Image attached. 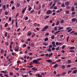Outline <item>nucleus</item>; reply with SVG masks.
Returning a JSON list of instances; mask_svg holds the SVG:
<instances>
[{"label": "nucleus", "mask_w": 77, "mask_h": 77, "mask_svg": "<svg viewBox=\"0 0 77 77\" xmlns=\"http://www.w3.org/2000/svg\"><path fill=\"white\" fill-rule=\"evenodd\" d=\"M33 63H35V64H37V65L39 64L40 63L39 62H38L37 60H34L32 61Z\"/></svg>", "instance_id": "nucleus-1"}, {"label": "nucleus", "mask_w": 77, "mask_h": 77, "mask_svg": "<svg viewBox=\"0 0 77 77\" xmlns=\"http://www.w3.org/2000/svg\"><path fill=\"white\" fill-rule=\"evenodd\" d=\"M48 26L47 25H46L44 28L42 29V32H44L45 30H47V29H48Z\"/></svg>", "instance_id": "nucleus-2"}, {"label": "nucleus", "mask_w": 77, "mask_h": 77, "mask_svg": "<svg viewBox=\"0 0 77 77\" xmlns=\"http://www.w3.org/2000/svg\"><path fill=\"white\" fill-rule=\"evenodd\" d=\"M63 37V35H59L58 36V39L59 40H62V38Z\"/></svg>", "instance_id": "nucleus-3"}, {"label": "nucleus", "mask_w": 77, "mask_h": 77, "mask_svg": "<svg viewBox=\"0 0 77 77\" xmlns=\"http://www.w3.org/2000/svg\"><path fill=\"white\" fill-rule=\"evenodd\" d=\"M52 46L53 47H56V45L55 44V42H53L52 43Z\"/></svg>", "instance_id": "nucleus-4"}, {"label": "nucleus", "mask_w": 77, "mask_h": 77, "mask_svg": "<svg viewBox=\"0 0 77 77\" xmlns=\"http://www.w3.org/2000/svg\"><path fill=\"white\" fill-rule=\"evenodd\" d=\"M12 49V45H10V51L12 52L13 51V50Z\"/></svg>", "instance_id": "nucleus-5"}, {"label": "nucleus", "mask_w": 77, "mask_h": 77, "mask_svg": "<svg viewBox=\"0 0 77 77\" xmlns=\"http://www.w3.org/2000/svg\"><path fill=\"white\" fill-rule=\"evenodd\" d=\"M75 8L74 6H72V10L71 11H72V12L74 11H75Z\"/></svg>", "instance_id": "nucleus-6"}, {"label": "nucleus", "mask_w": 77, "mask_h": 77, "mask_svg": "<svg viewBox=\"0 0 77 77\" xmlns=\"http://www.w3.org/2000/svg\"><path fill=\"white\" fill-rule=\"evenodd\" d=\"M28 7L29 8H28L29 11H31V9H32V7H30V5H29Z\"/></svg>", "instance_id": "nucleus-7"}, {"label": "nucleus", "mask_w": 77, "mask_h": 77, "mask_svg": "<svg viewBox=\"0 0 77 77\" xmlns=\"http://www.w3.org/2000/svg\"><path fill=\"white\" fill-rule=\"evenodd\" d=\"M32 69L33 70V71H37L38 70V69H36V67H35L32 68Z\"/></svg>", "instance_id": "nucleus-8"}, {"label": "nucleus", "mask_w": 77, "mask_h": 77, "mask_svg": "<svg viewBox=\"0 0 77 77\" xmlns=\"http://www.w3.org/2000/svg\"><path fill=\"white\" fill-rule=\"evenodd\" d=\"M28 35L29 36H30V35H32V33L30 32V31H29L28 33Z\"/></svg>", "instance_id": "nucleus-9"}, {"label": "nucleus", "mask_w": 77, "mask_h": 77, "mask_svg": "<svg viewBox=\"0 0 77 77\" xmlns=\"http://www.w3.org/2000/svg\"><path fill=\"white\" fill-rule=\"evenodd\" d=\"M29 68H32L33 67V66H32V64L31 63L29 65Z\"/></svg>", "instance_id": "nucleus-10"}, {"label": "nucleus", "mask_w": 77, "mask_h": 77, "mask_svg": "<svg viewBox=\"0 0 77 77\" xmlns=\"http://www.w3.org/2000/svg\"><path fill=\"white\" fill-rule=\"evenodd\" d=\"M77 72V70H75L73 71L72 74H76Z\"/></svg>", "instance_id": "nucleus-11"}, {"label": "nucleus", "mask_w": 77, "mask_h": 77, "mask_svg": "<svg viewBox=\"0 0 77 77\" xmlns=\"http://www.w3.org/2000/svg\"><path fill=\"white\" fill-rule=\"evenodd\" d=\"M5 52V51H4L3 49H2L1 51V54H3Z\"/></svg>", "instance_id": "nucleus-12"}, {"label": "nucleus", "mask_w": 77, "mask_h": 77, "mask_svg": "<svg viewBox=\"0 0 77 77\" xmlns=\"http://www.w3.org/2000/svg\"><path fill=\"white\" fill-rule=\"evenodd\" d=\"M65 4L66 6H68V5H69V3L68 2H66L65 3Z\"/></svg>", "instance_id": "nucleus-13"}, {"label": "nucleus", "mask_w": 77, "mask_h": 77, "mask_svg": "<svg viewBox=\"0 0 77 77\" xmlns=\"http://www.w3.org/2000/svg\"><path fill=\"white\" fill-rule=\"evenodd\" d=\"M69 49H70V50L75 49V47H71L70 48H69Z\"/></svg>", "instance_id": "nucleus-14"}, {"label": "nucleus", "mask_w": 77, "mask_h": 77, "mask_svg": "<svg viewBox=\"0 0 77 77\" xmlns=\"http://www.w3.org/2000/svg\"><path fill=\"white\" fill-rule=\"evenodd\" d=\"M66 74V72H63L61 73V75H65Z\"/></svg>", "instance_id": "nucleus-15"}, {"label": "nucleus", "mask_w": 77, "mask_h": 77, "mask_svg": "<svg viewBox=\"0 0 77 77\" xmlns=\"http://www.w3.org/2000/svg\"><path fill=\"white\" fill-rule=\"evenodd\" d=\"M57 64H56L55 65L53 66V68H57Z\"/></svg>", "instance_id": "nucleus-16"}, {"label": "nucleus", "mask_w": 77, "mask_h": 77, "mask_svg": "<svg viewBox=\"0 0 77 77\" xmlns=\"http://www.w3.org/2000/svg\"><path fill=\"white\" fill-rule=\"evenodd\" d=\"M52 14V11H51V10H50L48 11V14Z\"/></svg>", "instance_id": "nucleus-17"}, {"label": "nucleus", "mask_w": 77, "mask_h": 77, "mask_svg": "<svg viewBox=\"0 0 77 77\" xmlns=\"http://www.w3.org/2000/svg\"><path fill=\"white\" fill-rule=\"evenodd\" d=\"M72 30V29H69L68 31V32H69H69H71Z\"/></svg>", "instance_id": "nucleus-18"}, {"label": "nucleus", "mask_w": 77, "mask_h": 77, "mask_svg": "<svg viewBox=\"0 0 77 77\" xmlns=\"http://www.w3.org/2000/svg\"><path fill=\"white\" fill-rule=\"evenodd\" d=\"M59 32H60V31H58L57 32H55L54 34L55 35H57V33H59Z\"/></svg>", "instance_id": "nucleus-19"}, {"label": "nucleus", "mask_w": 77, "mask_h": 77, "mask_svg": "<svg viewBox=\"0 0 77 77\" xmlns=\"http://www.w3.org/2000/svg\"><path fill=\"white\" fill-rule=\"evenodd\" d=\"M57 26H55L54 28V29L55 31H57Z\"/></svg>", "instance_id": "nucleus-20"}, {"label": "nucleus", "mask_w": 77, "mask_h": 77, "mask_svg": "<svg viewBox=\"0 0 77 77\" xmlns=\"http://www.w3.org/2000/svg\"><path fill=\"white\" fill-rule=\"evenodd\" d=\"M61 68H63V69H65V66L64 65L62 66Z\"/></svg>", "instance_id": "nucleus-21"}, {"label": "nucleus", "mask_w": 77, "mask_h": 77, "mask_svg": "<svg viewBox=\"0 0 77 77\" xmlns=\"http://www.w3.org/2000/svg\"><path fill=\"white\" fill-rule=\"evenodd\" d=\"M72 21L74 22L75 21V20H76V18H74L72 19Z\"/></svg>", "instance_id": "nucleus-22"}, {"label": "nucleus", "mask_w": 77, "mask_h": 77, "mask_svg": "<svg viewBox=\"0 0 77 77\" xmlns=\"http://www.w3.org/2000/svg\"><path fill=\"white\" fill-rule=\"evenodd\" d=\"M69 13V10H67L66 11V14H68Z\"/></svg>", "instance_id": "nucleus-23"}, {"label": "nucleus", "mask_w": 77, "mask_h": 77, "mask_svg": "<svg viewBox=\"0 0 77 77\" xmlns=\"http://www.w3.org/2000/svg\"><path fill=\"white\" fill-rule=\"evenodd\" d=\"M61 6L62 7H63V8L65 7V4L64 3L62 4L61 5Z\"/></svg>", "instance_id": "nucleus-24"}, {"label": "nucleus", "mask_w": 77, "mask_h": 77, "mask_svg": "<svg viewBox=\"0 0 77 77\" xmlns=\"http://www.w3.org/2000/svg\"><path fill=\"white\" fill-rule=\"evenodd\" d=\"M15 24H16V27H17V26H18V23L17 22V21H16L15 22Z\"/></svg>", "instance_id": "nucleus-25"}, {"label": "nucleus", "mask_w": 77, "mask_h": 77, "mask_svg": "<svg viewBox=\"0 0 77 77\" xmlns=\"http://www.w3.org/2000/svg\"><path fill=\"white\" fill-rule=\"evenodd\" d=\"M56 63V62H51V63H50L51 65H53V64H54Z\"/></svg>", "instance_id": "nucleus-26"}, {"label": "nucleus", "mask_w": 77, "mask_h": 77, "mask_svg": "<svg viewBox=\"0 0 77 77\" xmlns=\"http://www.w3.org/2000/svg\"><path fill=\"white\" fill-rule=\"evenodd\" d=\"M17 8H19L20 7V5L19 3H17Z\"/></svg>", "instance_id": "nucleus-27"}, {"label": "nucleus", "mask_w": 77, "mask_h": 77, "mask_svg": "<svg viewBox=\"0 0 77 77\" xmlns=\"http://www.w3.org/2000/svg\"><path fill=\"white\" fill-rule=\"evenodd\" d=\"M48 38H46L45 39L44 41H48Z\"/></svg>", "instance_id": "nucleus-28"}, {"label": "nucleus", "mask_w": 77, "mask_h": 77, "mask_svg": "<svg viewBox=\"0 0 77 77\" xmlns=\"http://www.w3.org/2000/svg\"><path fill=\"white\" fill-rule=\"evenodd\" d=\"M42 58H38L37 60V62H39V61L40 60H42Z\"/></svg>", "instance_id": "nucleus-29"}, {"label": "nucleus", "mask_w": 77, "mask_h": 77, "mask_svg": "<svg viewBox=\"0 0 77 77\" xmlns=\"http://www.w3.org/2000/svg\"><path fill=\"white\" fill-rule=\"evenodd\" d=\"M59 24V21H57V23L56 24V26H58V24Z\"/></svg>", "instance_id": "nucleus-30"}, {"label": "nucleus", "mask_w": 77, "mask_h": 77, "mask_svg": "<svg viewBox=\"0 0 77 77\" xmlns=\"http://www.w3.org/2000/svg\"><path fill=\"white\" fill-rule=\"evenodd\" d=\"M52 55H53V54L52 53H51L48 56V57H51V56H52Z\"/></svg>", "instance_id": "nucleus-31"}, {"label": "nucleus", "mask_w": 77, "mask_h": 77, "mask_svg": "<svg viewBox=\"0 0 77 77\" xmlns=\"http://www.w3.org/2000/svg\"><path fill=\"white\" fill-rule=\"evenodd\" d=\"M72 72V70H69L68 71V74H70L71 72Z\"/></svg>", "instance_id": "nucleus-32"}, {"label": "nucleus", "mask_w": 77, "mask_h": 77, "mask_svg": "<svg viewBox=\"0 0 77 77\" xmlns=\"http://www.w3.org/2000/svg\"><path fill=\"white\" fill-rule=\"evenodd\" d=\"M22 77H27V76H28V75H22Z\"/></svg>", "instance_id": "nucleus-33"}, {"label": "nucleus", "mask_w": 77, "mask_h": 77, "mask_svg": "<svg viewBox=\"0 0 77 77\" xmlns=\"http://www.w3.org/2000/svg\"><path fill=\"white\" fill-rule=\"evenodd\" d=\"M66 8L67 9H69L71 8V7L69 6H67V7H66Z\"/></svg>", "instance_id": "nucleus-34"}, {"label": "nucleus", "mask_w": 77, "mask_h": 77, "mask_svg": "<svg viewBox=\"0 0 77 77\" xmlns=\"http://www.w3.org/2000/svg\"><path fill=\"white\" fill-rule=\"evenodd\" d=\"M54 38V35H53L51 37V39H53Z\"/></svg>", "instance_id": "nucleus-35"}, {"label": "nucleus", "mask_w": 77, "mask_h": 77, "mask_svg": "<svg viewBox=\"0 0 77 77\" xmlns=\"http://www.w3.org/2000/svg\"><path fill=\"white\" fill-rule=\"evenodd\" d=\"M4 76H5V77H9V75H8V74H5L4 75Z\"/></svg>", "instance_id": "nucleus-36"}, {"label": "nucleus", "mask_w": 77, "mask_h": 77, "mask_svg": "<svg viewBox=\"0 0 77 77\" xmlns=\"http://www.w3.org/2000/svg\"><path fill=\"white\" fill-rule=\"evenodd\" d=\"M5 45H6L7 46H8V42H5Z\"/></svg>", "instance_id": "nucleus-37"}, {"label": "nucleus", "mask_w": 77, "mask_h": 77, "mask_svg": "<svg viewBox=\"0 0 77 77\" xmlns=\"http://www.w3.org/2000/svg\"><path fill=\"white\" fill-rule=\"evenodd\" d=\"M31 45L32 47H33L35 46V45L33 43H31Z\"/></svg>", "instance_id": "nucleus-38"}, {"label": "nucleus", "mask_w": 77, "mask_h": 77, "mask_svg": "<svg viewBox=\"0 0 77 77\" xmlns=\"http://www.w3.org/2000/svg\"><path fill=\"white\" fill-rule=\"evenodd\" d=\"M7 35H8V33L6 32L5 33V37H7Z\"/></svg>", "instance_id": "nucleus-39"}, {"label": "nucleus", "mask_w": 77, "mask_h": 77, "mask_svg": "<svg viewBox=\"0 0 77 77\" xmlns=\"http://www.w3.org/2000/svg\"><path fill=\"white\" fill-rule=\"evenodd\" d=\"M45 56H46V58H47V57H48V54H45Z\"/></svg>", "instance_id": "nucleus-40"}, {"label": "nucleus", "mask_w": 77, "mask_h": 77, "mask_svg": "<svg viewBox=\"0 0 77 77\" xmlns=\"http://www.w3.org/2000/svg\"><path fill=\"white\" fill-rule=\"evenodd\" d=\"M37 76L38 77H42V75H40L39 74H37Z\"/></svg>", "instance_id": "nucleus-41"}, {"label": "nucleus", "mask_w": 77, "mask_h": 77, "mask_svg": "<svg viewBox=\"0 0 77 77\" xmlns=\"http://www.w3.org/2000/svg\"><path fill=\"white\" fill-rule=\"evenodd\" d=\"M69 36H68L67 37V42H68V40L69 39Z\"/></svg>", "instance_id": "nucleus-42"}, {"label": "nucleus", "mask_w": 77, "mask_h": 77, "mask_svg": "<svg viewBox=\"0 0 77 77\" xmlns=\"http://www.w3.org/2000/svg\"><path fill=\"white\" fill-rule=\"evenodd\" d=\"M56 50L57 51H58L59 50V46H58L57 48H56Z\"/></svg>", "instance_id": "nucleus-43"}, {"label": "nucleus", "mask_w": 77, "mask_h": 77, "mask_svg": "<svg viewBox=\"0 0 77 77\" xmlns=\"http://www.w3.org/2000/svg\"><path fill=\"white\" fill-rule=\"evenodd\" d=\"M68 63H71V60H69L68 61Z\"/></svg>", "instance_id": "nucleus-44"}, {"label": "nucleus", "mask_w": 77, "mask_h": 77, "mask_svg": "<svg viewBox=\"0 0 77 77\" xmlns=\"http://www.w3.org/2000/svg\"><path fill=\"white\" fill-rule=\"evenodd\" d=\"M75 51L74 50H71L69 51V52H71V53H74Z\"/></svg>", "instance_id": "nucleus-45"}, {"label": "nucleus", "mask_w": 77, "mask_h": 77, "mask_svg": "<svg viewBox=\"0 0 77 77\" xmlns=\"http://www.w3.org/2000/svg\"><path fill=\"white\" fill-rule=\"evenodd\" d=\"M75 32V31H72L71 32L69 33V34H72V33H74Z\"/></svg>", "instance_id": "nucleus-46"}, {"label": "nucleus", "mask_w": 77, "mask_h": 77, "mask_svg": "<svg viewBox=\"0 0 77 77\" xmlns=\"http://www.w3.org/2000/svg\"><path fill=\"white\" fill-rule=\"evenodd\" d=\"M5 15H8V12L7 11H6L5 12Z\"/></svg>", "instance_id": "nucleus-47"}, {"label": "nucleus", "mask_w": 77, "mask_h": 77, "mask_svg": "<svg viewBox=\"0 0 77 77\" xmlns=\"http://www.w3.org/2000/svg\"><path fill=\"white\" fill-rule=\"evenodd\" d=\"M11 20H12V18H11V17H10L9 18V19H8V20H9V21H11Z\"/></svg>", "instance_id": "nucleus-48"}, {"label": "nucleus", "mask_w": 77, "mask_h": 77, "mask_svg": "<svg viewBox=\"0 0 77 77\" xmlns=\"http://www.w3.org/2000/svg\"><path fill=\"white\" fill-rule=\"evenodd\" d=\"M33 12H34V10H32L30 11V13L31 14H33Z\"/></svg>", "instance_id": "nucleus-49"}, {"label": "nucleus", "mask_w": 77, "mask_h": 77, "mask_svg": "<svg viewBox=\"0 0 77 77\" xmlns=\"http://www.w3.org/2000/svg\"><path fill=\"white\" fill-rule=\"evenodd\" d=\"M14 9H15V7L13 6L11 8V9L12 10H14Z\"/></svg>", "instance_id": "nucleus-50"}, {"label": "nucleus", "mask_w": 77, "mask_h": 77, "mask_svg": "<svg viewBox=\"0 0 77 77\" xmlns=\"http://www.w3.org/2000/svg\"><path fill=\"white\" fill-rule=\"evenodd\" d=\"M63 29V27H60L59 28L58 30H62V29Z\"/></svg>", "instance_id": "nucleus-51"}, {"label": "nucleus", "mask_w": 77, "mask_h": 77, "mask_svg": "<svg viewBox=\"0 0 77 77\" xmlns=\"http://www.w3.org/2000/svg\"><path fill=\"white\" fill-rule=\"evenodd\" d=\"M52 62V61L51 60H48V62H50L51 63Z\"/></svg>", "instance_id": "nucleus-52"}, {"label": "nucleus", "mask_w": 77, "mask_h": 77, "mask_svg": "<svg viewBox=\"0 0 77 77\" xmlns=\"http://www.w3.org/2000/svg\"><path fill=\"white\" fill-rule=\"evenodd\" d=\"M8 23H6L5 24V27H7V26H8Z\"/></svg>", "instance_id": "nucleus-53"}, {"label": "nucleus", "mask_w": 77, "mask_h": 77, "mask_svg": "<svg viewBox=\"0 0 77 77\" xmlns=\"http://www.w3.org/2000/svg\"><path fill=\"white\" fill-rule=\"evenodd\" d=\"M51 49H52V51H53V50H55V48L53 47Z\"/></svg>", "instance_id": "nucleus-54"}, {"label": "nucleus", "mask_w": 77, "mask_h": 77, "mask_svg": "<svg viewBox=\"0 0 77 77\" xmlns=\"http://www.w3.org/2000/svg\"><path fill=\"white\" fill-rule=\"evenodd\" d=\"M7 29L8 30H11V28H10L8 27L7 28Z\"/></svg>", "instance_id": "nucleus-55"}, {"label": "nucleus", "mask_w": 77, "mask_h": 77, "mask_svg": "<svg viewBox=\"0 0 77 77\" xmlns=\"http://www.w3.org/2000/svg\"><path fill=\"white\" fill-rule=\"evenodd\" d=\"M35 36V33H33V34L32 35V38H33V36Z\"/></svg>", "instance_id": "nucleus-56"}, {"label": "nucleus", "mask_w": 77, "mask_h": 77, "mask_svg": "<svg viewBox=\"0 0 77 77\" xmlns=\"http://www.w3.org/2000/svg\"><path fill=\"white\" fill-rule=\"evenodd\" d=\"M65 47V45H63V46H62V49H64Z\"/></svg>", "instance_id": "nucleus-57"}, {"label": "nucleus", "mask_w": 77, "mask_h": 77, "mask_svg": "<svg viewBox=\"0 0 77 77\" xmlns=\"http://www.w3.org/2000/svg\"><path fill=\"white\" fill-rule=\"evenodd\" d=\"M57 7H56V6L54 7V9H57Z\"/></svg>", "instance_id": "nucleus-58"}, {"label": "nucleus", "mask_w": 77, "mask_h": 77, "mask_svg": "<svg viewBox=\"0 0 77 77\" xmlns=\"http://www.w3.org/2000/svg\"><path fill=\"white\" fill-rule=\"evenodd\" d=\"M10 75H13V73L12 72H10Z\"/></svg>", "instance_id": "nucleus-59"}, {"label": "nucleus", "mask_w": 77, "mask_h": 77, "mask_svg": "<svg viewBox=\"0 0 77 77\" xmlns=\"http://www.w3.org/2000/svg\"><path fill=\"white\" fill-rule=\"evenodd\" d=\"M75 12H73L72 13V15H75Z\"/></svg>", "instance_id": "nucleus-60"}, {"label": "nucleus", "mask_w": 77, "mask_h": 77, "mask_svg": "<svg viewBox=\"0 0 77 77\" xmlns=\"http://www.w3.org/2000/svg\"><path fill=\"white\" fill-rule=\"evenodd\" d=\"M67 68H69L70 67H71V65H68L67 66Z\"/></svg>", "instance_id": "nucleus-61"}, {"label": "nucleus", "mask_w": 77, "mask_h": 77, "mask_svg": "<svg viewBox=\"0 0 77 77\" xmlns=\"http://www.w3.org/2000/svg\"><path fill=\"white\" fill-rule=\"evenodd\" d=\"M28 54H29L30 56H32V53H29Z\"/></svg>", "instance_id": "nucleus-62"}, {"label": "nucleus", "mask_w": 77, "mask_h": 77, "mask_svg": "<svg viewBox=\"0 0 77 77\" xmlns=\"http://www.w3.org/2000/svg\"><path fill=\"white\" fill-rule=\"evenodd\" d=\"M74 5L75 6H77V2H75L74 4Z\"/></svg>", "instance_id": "nucleus-63"}, {"label": "nucleus", "mask_w": 77, "mask_h": 77, "mask_svg": "<svg viewBox=\"0 0 77 77\" xmlns=\"http://www.w3.org/2000/svg\"><path fill=\"white\" fill-rule=\"evenodd\" d=\"M3 8H6V5H5L3 6Z\"/></svg>", "instance_id": "nucleus-64"}]
</instances>
